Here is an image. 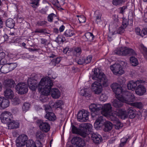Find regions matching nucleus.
Wrapping results in <instances>:
<instances>
[{"label": "nucleus", "mask_w": 147, "mask_h": 147, "mask_svg": "<svg viewBox=\"0 0 147 147\" xmlns=\"http://www.w3.org/2000/svg\"><path fill=\"white\" fill-rule=\"evenodd\" d=\"M92 78L97 80L92 84L90 87L91 91L95 94H100L103 91V88L109 85V81L106 76L98 68L94 69Z\"/></svg>", "instance_id": "obj_1"}, {"label": "nucleus", "mask_w": 147, "mask_h": 147, "mask_svg": "<svg viewBox=\"0 0 147 147\" xmlns=\"http://www.w3.org/2000/svg\"><path fill=\"white\" fill-rule=\"evenodd\" d=\"M53 85V82L49 77L42 78L39 84L38 88L39 92L46 95H49L50 94L53 98H58L61 96V92L57 88L51 89Z\"/></svg>", "instance_id": "obj_2"}, {"label": "nucleus", "mask_w": 147, "mask_h": 147, "mask_svg": "<svg viewBox=\"0 0 147 147\" xmlns=\"http://www.w3.org/2000/svg\"><path fill=\"white\" fill-rule=\"evenodd\" d=\"M124 95H120L119 98H116L112 102V105L114 107L117 108L122 107L123 105V102L131 104V102H133L135 100L134 95L132 93L129 91L126 92Z\"/></svg>", "instance_id": "obj_3"}, {"label": "nucleus", "mask_w": 147, "mask_h": 147, "mask_svg": "<svg viewBox=\"0 0 147 147\" xmlns=\"http://www.w3.org/2000/svg\"><path fill=\"white\" fill-rule=\"evenodd\" d=\"M102 107L101 108V114L109 119L111 117H113V116L115 113L112 112V107L110 103L105 104L102 105Z\"/></svg>", "instance_id": "obj_4"}, {"label": "nucleus", "mask_w": 147, "mask_h": 147, "mask_svg": "<svg viewBox=\"0 0 147 147\" xmlns=\"http://www.w3.org/2000/svg\"><path fill=\"white\" fill-rule=\"evenodd\" d=\"M111 87L115 94L116 98H119L120 95H124V93L127 91H123L121 85L116 83H113L111 85Z\"/></svg>", "instance_id": "obj_5"}, {"label": "nucleus", "mask_w": 147, "mask_h": 147, "mask_svg": "<svg viewBox=\"0 0 147 147\" xmlns=\"http://www.w3.org/2000/svg\"><path fill=\"white\" fill-rule=\"evenodd\" d=\"M114 53L119 55H125L128 54L133 55L135 54L134 51L132 49H128L125 47L117 49L114 51Z\"/></svg>", "instance_id": "obj_6"}, {"label": "nucleus", "mask_w": 147, "mask_h": 147, "mask_svg": "<svg viewBox=\"0 0 147 147\" xmlns=\"http://www.w3.org/2000/svg\"><path fill=\"white\" fill-rule=\"evenodd\" d=\"M111 70L115 75H121L124 73L123 66L120 64L115 63L110 67Z\"/></svg>", "instance_id": "obj_7"}, {"label": "nucleus", "mask_w": 147, "mask_h": 147, "mask_svg": "<svg viewBox=\"0 0 147 147\" xmlns=\"http://www.w3.org/2000/svg\"><path fill=\"white\" fill-rule=\"evenodd\" d=\"M89 115L88 111L84 110L80 111L78 114V120L81 122H86L88 119Z\"/></svg>", "instance_id": "obj_8"}, {"label": "nucleus", "mask_w": 147, "mask_h": 147, "mask_svg": "<svg viewBox=\"0 0 147 147\" xmlns=\"http://www.w3.org/2000/svg\"><path fill=\"white\" fill-rule=\"evenodd\" d=\"M12 116L11 113L8 111H5L3 112L0 116V118L2 122L7 124L10 121Z\"/></svg>", "instance_id": "obj_9"}, {"label": "nucleus", "mask_w": 147, "mask_h": 147, "mask_svg": "<svg viewBox=\"0 0 147 147\" xmlns=\"http://www.w3.org/2000/svg\"><path fill=\"white\" fill-rule=\"evenodd\" d=\"M27 136L24 134L20 135L17 138L16 140V144L18 147H21L26 145L28 141Z\"/></svg>", "instance_id": "obj_10"}, {"label": "nucleus", "mask_w": 147, "mask_h": 147, "mask_svg": "<svg viewBox=\"0 0 147 147\" xmlns=\"http://www.w3.org/2000/svg\"><path fill=\"white\" fill-rule=\"evenodd\" d=\"M16 92L19 94H22L26 93L28 91V86L24 83H19L16 87Z\"/></svg>", "instance_id": "obj_11"}, {"label": "nucleus", "mask_w": 147, "mask_h": 147, "mask_svg": "<svg viewBox=\"0 0 147 147\" xmlns=\"http://www.w3.org/2000/svg\"><path fill=\"white\" fill-rule=\"evenodd\" d=\"M96 119L94 124L95 128L97 130L100 129L103 126L105 121L103 117L100 115H96Z\"/></svg>", "instance_id": "obj_12"}, {"label": "nucleus", "mask_w": 147, "mask_h": 147, "mask_svg": "<svg viewBox=\"0 0 147 147\" xmlns=\"http://www.w3.org/2000/svg\"><path fill=\"white\" fill-rule=\"evenodd\" d=\"M143 81L141 80H130L127 83V88L128 90L132 91L135 90L140 83H143Z\"/></svg>", "instance_id": "obj_13"}, {"label": "nucleus", "mask_w": 147, "mask_h": 147, "mask_svg": "<svg viewBox=\"0 0 147 147\" xmlns=\"http://www.w3.org/2000/svg\"><path fill=\"white\" fill-rule=\"evenodd\" d=\"M37 122L39 124L40 128L43 132H47L50 130V125L48 123L43 122L40 120H38Z\"/></svg>", "instance_id": "obj_14"}, {"label": "nucleus", "mask_w": 147, "mask_h": 147, "mask_svg": "<svg viewBox=\"0 0 147 147\" xmlns=\"http://www.w3.org/2000/svg\"><path fill=\"white\" fill-rule=\"evenodd\" d=\"M71 142L77 147H84L85 145V141L81 138L75 137L72 140Z\"/></svg>", "instance_id": "obj_15"}, {"label": "nucleus", "mask_w": 147, "mask_h": 147, "mask_svg": "<svg viewBox=\"0 0 147 147\" xmlns=\"http://www.w3.org/2000/svg\"><path fill=\"white\" fill-rule=\"evenodd\" d=\"M142 83H140L135 90L136 94L139 96L144 95L146 91V88L142 84Z\"/></svg>", "instance_id": "obj_16"}, {"label": "nucleus", "mask_w": 147, "mask_h": 147, "mask_svg": "<svg viewBox=\"0 0 147 147\" xmlns=\"http://www.w3.org/2000/svg\"><path fill=\"white\" fill-rule=\"evenodd\" d=\"M72 130L73 133L79 134L84 137H85L87 134L86 129L84 128L79 129L75 126H73Z\"/></svg>", "instance_id": "obj_17"}, {"label": "nucleus", "mask_w": 147, "mask_h": 147, "mask_svg": "<svg viewBox=\"0 0 147 147\" xmlns=\"http://www.w3.org/2000/svg\"><path fill=\"white\" fill-rule=\"evenodd\" d=\"M9 100L3 96H0V109H4L9 105Z\"/></svg>", "instance_id": "obj_18"}, {"label": "nucleus", "mask_w": 147, "mask_h": 147, "mask_svg": "<svg viewBox=\"0 0 147 147\" xmlns=\"http://www.w3.org/2000/svg\"><path fill=\"white\" fill-rule=\"evenodd\" d=\"M28 82L29 88L32 91L35 90L37 88L39 91L38 87L40 82L38 84H37L36 81L32 80L31 79H29L28 80Z\"/></svg>", "instance_id": "obj_19"}, {"label": "nucleus", "mask_w": 147, "mask_h": 147, "mask_svg": "<svg viewBox=\"0 0 147 147\" xmlns=\"http://www.w3.org/2000/svg\"><path fill=\"white\" fill-rule=\"evenodd\" d=\"M113 117H111L109 119L113 121L114 125L115 128L117 129L121 128L123 126V124L121 123L116 117V115H114Z\"/></svg>", "instance_id": "obj_20"}, {"label": "nucleus", "mask_w": 147, "mask_h": 147, "mask_svg": "<svg viewBox=\"0 0 147 147\" xmlns=\"http://www.w3.org/2000/svg\"><path fill=\"white\" fill-rule=\"evenodd\" d=\"M4 96L7 99H11L14 97L13 91L10 88H7L4 91Z\"/></svg>", "instance_id": "obj_21"}, {"label": "nucleus", "mask_w": 147, "mask_h": 147, "mask_svg": "<svg viewBox=\"0 0 147 147\" xmlns=\"http://www.w3.org/2000/svg\"><path fill=\"white\" fill-rule=\"evenodd\" d=\"M117 114H115L118 115L119 117L121 119H125L128 117L127 112L124 109H119L117 110Z\"/></svg>", "instance_id": "obj_22"}, {"label": "nucleus", "mask_w": 147, "mask_h": 147, "mask_svg": "<svg viewBox=\"0 0 147 147\" xmlns=\"http://www.w3.org/2000/svg\"><path fill=\"white\" fill-rule=\"evenodd\" d=\"M51 109L50 107H48V108H46L45 110L47 114L45 115V118L50 121H54L56 119V116L53 113L50 112L49 111V110Z\"/></svg>", "instance_id": "obj_23"}, {"label": "nucleus", "mask_w": 147, "mask_h": 147, "mask_svg": "<svg viewBox=\"0 0 147 147\" xmlns=\"http://www.w3.org/2000/svg\"><path fill=\"white\" fill-rule=\"evenodd\" d=\"M102 107V105L101 104L92 103L89 105V109L91 112L93 113L101 110V108Z\"/></svg>", "instance_id": "obj_24"}, {"label": "nucleus", "mask_w": 147, "mask_h": 147, "mask_svg": "<svg viewBox=\"0 0 147 147\" xmlns=\"http://www.w3.org/2000/svg\"><path fill=\"white\" fill-rule=\"evenodd\" d=\"M80 94L85 97H90L91 96V92L88 87H84L79 92Z\"/></svg>", "instance_id": "obj_25"}, {"label": "nucleus", "mask_w": 147, "mask_h": 147, "mask_svg": "<svg viewBox=\"0 0 147 147\" xmlns=\"http://www.w3.org/2000/svg\"><path fill=\"white\" fill-rule=\"evenodd\" d=\"M7 124V125L9 129H12L18 128L19 127V123L17 121H15L11 119L10 121Z\"/></svg>", "instance_id": "obj_26"}, {"label": "nucleus", "mask_w": 147, "mask_h": 147, "mask_svg": "<svg viewBox=\"0 0 147 147\" xmlns=\"http://www.w3.org/2000/svg\"><path fill=\"white\" fill-rule=\"evenodd\" d=\"M64 105L65 103L64 101L62 100H57L51 106L55 108H59L62 109L64 107Z\"/></svg>", "instance_id": "obj_27"}, {"label": "nucleus", "mask_w": 147, "mask_h": 147, "mask_svg": "<svg viewBox=\"0 0 147 147\" xmlns=\"http://www.w3.org/2000/svg\"><path fill=\"white\" fill-rule=\"evenodd\" d=\"M3 84L6 86L12 87L14 86L15 82L13 79L8 78L4 80Z\"/></svg>", "instance_id": "obj_28"}, {"label": "nucleus", "mask_w": 147, "mask_h": 147, "mask_svg": "<svg viewBox=\"0 0 147 147\" xmlns=\"http://www.w3.org/2000/svg\"><path fill=\"white\" fill-rule=\"evenodd\" d=\"M127 113L128 117L130 119L134 118L136 114V111L131 107L127 109Z\"/></svg>", "instance_id": "obj_29"}, {"label": "nucleus", "mask_w": 147, "mask_h": 147, "mask_svg": "<svg viewBox=\"0 0 147 147\" xmlns=\"http://www.w3.org/2000/svg\"><path fill=\"white\" fill-rule=\"evenodd\" d=\"M92 137L94 142L96 143H98L101 141V136L97 134H93Z\"/></svg>", "instance_id": "obj_30"}, {"label": "nucleus", "mask_w": 147, "mask_h": 147, "mask_svg": "<svg viewBox=\"0 0 147 147\" xmlns=\"http://www.w3.org/2000/svg\"><path fill=\"white\" fill-rule=\"evenodd\" d=\"M15 21L11 18H9L6 21V25L7 26L10 28H13L15 25Z\"/></svg>", "instance_id": "obj_31"}, {"label": "nucleus", "mask_w": 147, "mask_h": 147, "mask_svg": "<svg viewBox=\"0 0 147 147\" xmlns=\"http://www.w3.org/2000/svg\"><path fill=\"white\" fill-rule=\"evenodd\" d=\"M125 28H124L122 26L120 27L117 30V27L114 28L113 32H112V34L114 35L117 34H121L123 32L125 31L124 29Z\"/></svg>", "instance_id": "obj_32"}, {"label": "nucleus", "mask_w": 147, "mask_h": 147, "mask_svg": "<svg viewBox=\"0 0 147 147\" xmlns=\"http://www.w3.org/2000/svg\"><path fill=\"white\" fill-rule=\"evenodd\" d=\"M139 49L142 52L145 58L147 60V49L142 44H140Z\"/></svg>", "instance_id": "obj_33"}, {"label": "nucleus", "mask_w": 147, "mask_h": 147, "mask_svg": "<svg viewBox=\"0 0 147 147\" xmlns=\"http://www.w3.org/2000/svg\"><path fill=\"white\" fill-rule=\"evenodd\" d=\"M8 65L7 64H5L2 66L0 69V72L3 74H6L9 71V69L8 68Z\"/></svg>", "instance_id": "obj_34"}, {"label": "nucleus", "mask_w": 147, "mask_h": 147, "mask_svg": "<svg viewBox=\"0 0 147 147\" xmlns=\"http://www.w3.org/2000/svg\"><path fill=\"white\" fill-rule=\"evenodd\" d=\"M112 124L109 121H107L105 124L104 130L105 131H108L112 129Z\"/></svg>", "instance_id": "obj_35"}, {"label": "nucleus", "mask_w": 147, "mask_h": 147, "mask_svg": "<svg viewBox=\"0 0 147 147\" xmlns=\"http://www.w3.org/2000/svg\"><path fill=\"white\" fill-rule=\"evenodd\" d=\"M74 34V31L70 29L67 30L64 33V35L66 37H71Z\"/></svg>", "instance_id": "obj_36"}, {"label": "nucleus", "mask_w": 147, "mask_h": 147, "mask_svg": "<svg viewBox=\"0 0 147 147\" xmlns=\"http://www.w3.org/2000/svg\"><path fill=\"white\" fill-rule=\"evenodd\" d=\"M130 61L132 66H136L138 64V62L137 59L135 57H131L130 58Z\"/></svg>", "instance_id": "obj_37"}, {"label": "nucleus", "mask_w": 147, "mask_h": 147, "mask_svg": "<svg viewBox=\"0 0 147 147\" xmlns=\"http://www.w3.org/2000/svg\"><path fill=\"white\" fill-rule=\"evenodd\" d=\"M85 36L88 41H91L94 39V36L90 32L86 33L85 34Z\"/></svg>", "instance_id": "obj_38"}, {"label": "nucleus", "mask_w": 147, "mask_h": 147, "mask_svg": "<svg viewBox=\"0 0 147 147\" xmlns=\"http://www.w3.org/2000/svg\"><path fill=\"white\" fill-rule=\"evenodd\" d=\"M30 105L27 102L24 103L22 106V109L23 112H26L29 110Z\"/></svg>", "instance_id": "obj_39"}, {"label": "nucleus", "mask_w": 147, "mask_h": 147, "mask_svg": "<svg viewBox=\"0 0 147 147\" xmlns=\"http://www.w3.org/2000/svg\"><path fill=\"white\" fill-rule=\"evenodd\" d=\"M10 100H11L12 104L14 105H18L20 103V99L17 97H14L13 98Z\"/></svg>", "instance_id": "obj_40"}, {"label": "nucleus", "mask_w": 147, "mask_h": 147, "mask_svg": "<svg viewBox=\"0 0 147 147\" xmlns=\"http://www.w3.org/2000/svg\"><path fill=\"white\" fill-rule=\"evenodd\" d=\"M8 65V67L9 69V71L14 69L17 66V64L16 63H6Z\"/></svg>", "instance_id": "obj_41"}, {"label": "nucleus", "mask_w": 147, "mask_h": 147, "mask_svg": "<svg viewBox=\"0 0 147 147\" xmlns=\"http://www.w3.org/2000/svg\"><path fill=\"white\" fill-rule=\"evenodd\" d=\"M26 147H36L35 142L32 140H29L26 144Z\"/></svg>", "instance_id": "obj_42"}, {"label": "nucleus", "mask_w": 147, "mask_h": 147, "mask_svg": "<svg viewBox=\"0 0 147 147\" xmlns=\"http://www.w3.org/2000/svg\"><path fill=\"white\" fill-rule=\"evenodd\" d=\"M65 40V38L62 35H59L56 39V41L60 43L63 42Z\"/></svg>", "instance_id": "obj_43"}, {"label": "nucleus", "mask_w": 147, "mask_h": 147, "mask_svg": "<svg viewBox=\"0 0 147 147\" xmlns=\"http://www.w3.org/2000/svg\"><path fill=\"white\" fill-rule=\"evenodd\" d=\"M61 57H60L54 59L51 61V64L53 66H55L56 64L59 63L61 61Z\"/></svg>", "instance_id": "obj_44"}, {"label": "nucleus", "mask_w": 147, "mask_h": 147, "mask_svg": "<svg viewBox=\"0 0 147 147\" xmlns=\"http://www.w3.org/2000/svg\"><path fill=\"white\" fill-rule=\"evenodd\" d=\"M39 92L41 94V95L39 97L40 100L43 102L47 101L48 100V98L47 96V95L42 94L40 92Z\"/></svg>", "instance_id": "obj_45"}, {"label": "nucleus", "mask_w": 147, "mask_h": 147, "mask_svg": "<svg viewBox=\"0 0 147 147\" xmlns=\"http://www.w3.org/2000/svg\"><path fill=\"white\" fill-rule=\"evenodd\" d=\"M94 15L96 17V20H99L101 19V13L98 10L96 11L94 13Z\"/></svg>", "instance_id": "obj_46"}, {"label": "nucleus", "mask_w": 147, "mask_h": 147, "mask_svg": "<svg viewBox=\"0 0 147 147\" xmlns=\"http://www.w3.org/2000/svg\"><path fill=\"white\" fill-rule=\"evenodd\" d=\"M45 134L42 133L40 131H38L36 134V138L38 139H41L44 137Z\"/></svg>", "instance_id": "obj_47"}, {"label": "nucleus", "mask_w": 147, "mask_h": 147, "mask_svg": "<svg viewBox=\"0 0 147 147\" xmlns=\"http://www.w3.org/2000/svg\"><path fill=\"white\" fill-rule=\"evenodd\" d=\"M125 0H113V4L114 5H117L124 2Z\"/></svg>", "instance_id": "obj_48"}, {"label": "nucleus", "mask_w": 147, "mask_h": 147, "mask_svg": "<svg viewBox=\"0 0 147 147\" xmlns=\"http://www.w3.org/2000/svg\"><path fill=\"white\" fill-rule=\"evenodd\" d=\"M78 17V19L80 23L85 22L86 21V18L83 16H77Z\"/></svg>", "instance_id": "obj_49"}, {"label": "nucleus", "mask_w": 147, "mask_h": 147, "mask_svg": "<svg viewBox=\"0 0 147 147\" xmlns=\"http://www.w3.org/2000/svg\"><path fill=\"white\" fill-rule=\"evenodd\" d=\"M74 53L77 56H79L80 55L82 52V50L80 47H77L75 48L74 50Z\"/></svg>", "instance_id": "obj_50"}, {"label": "nucleus", "mask_w": 147, "mask_h": 147, "mask_svg": "<svg viewBox=\"0 0 147 147\" xmlns=\"http://www.w3.org/2000/svg\"><path fill=\"white\" fill-rule=\"evenodd\" d=\"M108 98L107 96L105 94H102L100 96L99 99L102 101L105 102L106 101Z\"/></svg>", "instance_id": "obj_51"}, {"label": "nucleus", "mask_w": 147, "mask_h": 147, "mask_svg": "<svg viewBox=\"0 0 147 147\" xmlns=\"http://www.w3.org/2000/svg\"><path fill=\"white\" fill-rule=\"evenodd\" d=\"M54 18H57L55 14L53 13H52L48 16V21L50 22H52Z\"/></svg>", "instance_id": "obj_52"}, {"label": "nucleus", "mask_w": 147, "mask_h": 147, "mask_svg": "<svg viewBox=\"0 0 147 147\" xmlns=\"http://www.w3.org/2000/svg\"><path fill=\"white\" fill-rule=\"evenodd\" d=\"M38 0H30V3L33 5H32V6L34 7L35 5L36 6L38 5Z\"/></svg>", "instance_id": "obj_53"}, {"label": "nucleus", "mask_w": 147, "mask_h": 147, "mask_svg": "<svg viewBox=\"0 0 147 147\" xmlns=\"http://www.w3.org/2000/svg\"><path fill=\"white\" fill-rule=\"evenodd\" d=\"M92 59V57L91 56H88L86 59H85V63L87 64L90 63Z\"/></svg>", "instance_id": "obj_54"}, {"label": "nucleus", "mask_w": 147, "mask_h": 147, "mask_svg": "<svg viewBox=\"0 0 147 147\" xmlns=\"http://www.w3.org/2000/svg\"><path fill=\"white\" fill-rule=\"evenodd\" d=\"M128 25V22L127 20L125 19H123V24L122 26L124 28H126Z\"/></svg>", "instance_id": "obj_55"}, {"label": "nucleus", "mask_w": 147, "mask_h": 147, "mask_svg": "<svg viewBox=\"0 0 147 147\" xmlns=\"http://www.w3.org/2000/svg\"><path fill=\"white\" fill-rule=\"evenodd\" d=\"M147 34V28H144L142 30L141 36H143Z\"/></svg>", "instance_id": "obj_56"}, {"label": "nucleus", "mask_w": 147, "mask_h": 147, "mask_svg": "<svg viewBox=\"0 0 147 147\" xmlns=\"http://www.w3.org/2000/svg\"><path fill=\"white\" fill-rule=\"evenodd\" d=\"M127 140V137H124L122 138L121 140V145L123 146L126 143Z\"/></svg>", "instance_id": "obj_57"}, {"label": "nucleus", "mask_w": 147, "mask_h": 147, "mask_svg": "<svg viewBox=\"0 0 147 147\" xmlns=\"http://www.w3.org/2000/svg\"><path fill=\"white\" fill-rule=\"evenodd\" d=\"M127 8L126 6H123L122 7H120L119 8V13H123L125 12V10Z\"/></svg>", "instance_id": "obj_58"}, {"label": "nucleus", "mask_w": 147, "mask_h": 147, "mask_svg": "<svg viewBox=\"0 0 147 147\" xmlns=\"http://www.w3.org/2000/svg\"><path fill=\"white\" fill-rule=\"evenodd\" d=\"M78 63L79 64H82L85 63V59L81 58L78 61Z\"/></svg>", "instance_id": "obj_59"}, {"label": "nucleus", "mask_w": 147, "mask_h": 147, "mask_svg": "<svg viewBox=\"0 0 147 147\" xmlns=\"http://www.w3.org/2000/svg\"><path fill=\"white\" fill-rule=\"evenodd\" d=\"M140 32L141 30L140 28L137 27L135 28V32L138 35L141 36V32Z\"/></svg>", "instance_id": "obj_60"}, {"label": "nucleus", "mask_w": 147, "mask_h": 147, "mask_svg": "<svg viewBox=\"0 0 147 147\" xmlns=\"http://www.w3.org/2000/svg\"><path fill=\"white\" fill-rule=\"evenodd\" d=\"M136 106L137 108L141 109L142 108L143 105L141 102H137L136 103Z\"/></svg>", "instance_id": "obj_61"}, {"label": "nucleus", "mask_w": 147, "mask_h": 147, "mask_svg": "<svg viewBox=\"0 0 147 147\" xmlns=\"http://www.w3.org/2000/svg\"><path fill=\"white\" fill-rule=\"evenodd\" d=\"M103 21L101 19L99 20H96V22L98 25H102L103 24Z\"/></svg>", "instance_id": "obj_62"}, {"label": "nucleus", "mask_w": 147, "mask_h": 147, "mask_svg": "<svg viewBox=\"0 0 147 147\" xmlns=\"http://www.w3.org/2000/svg\"><path fill=\"white\" fill-rule=\"evenodd\" d=\"M65 28V27L63 25H61L59 28V31L60 32H63Z\"/></svg>", "instance_id": "obj_63"}, {"label": "nucleus", "mask_w": 147, "mask_h": 147, "mask_svg": "<svg viewBox=\"0 0 147 147\" xmlns=\"http://www.w3.org/2000/svg\"><path fill=\"white\" fill-rule=\"evenodd\" d=\"M17 22L20 23L22 22L23 18L21 17H18L17 18Z\"/></svg>", "instance_id": "obj_64"}]
</instances>
